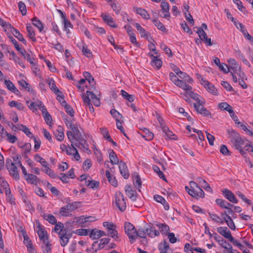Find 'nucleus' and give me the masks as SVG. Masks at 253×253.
Returning a JSON list of instances; mask_svg holds the SVG:
<instances>
[{
	"mask_svg": "<svg viewBox=\"0 0 253 253\" xmlns=\"http://www.w3.org/2000/svg\"><path fill=\"white\" fill-rule=\"evenodd\" d=\"M124 227L125 233L128 236L130 242L131 244L133 243L136 240V229L133 224L128 222H125Z\"/></svg>",
	"mask_w": 253,
	"mask_h": 253,
	"instance_id": "1",
	"label": "nucleus"
},
{
	"mask_svg": "<svg viewBox=\"0 0 253 253\" xmlns=\"http://www.w3.org/2000/svg\"><path fill=\"white\" fill-rule=\"evenodd\" d=\"M115 203L118 209L124 211L126 208L125 197L122 193L119 192L115 194Z\"/></svg>",
	"mask_w": 253,
	"mask_h": 253,
	"instance_id": "2",
	"label": "nucleus"
},
{
	"mask_svg": "<svg viewBox=\"0 0 253 253\" xmlns=\"http://www.w3.org/2000/svg\"><path fill=\"white\" fill-rule=\"evenodd\" d=\"M47 84L50 89L57 95L58 97H61L62 99L64 98V95L62 92L57 88L55 84V82L53 79H49L47 81Z\"/></svg>",
	"mask_w": 253,
	"mask_h": 253,
	"instance_id": "3",
	"label": "nucleus"
},
{
	"mask_svg": "<svg viewBox=\"0 0 253 253\" xmlns=\"http://www.w3.org/2000/svg\"><path fill=\"white\" fill-rule=\"evenodd\" d=\"M8 29L10 30V32L12 33L13 36L19 41L21 42L25 45H26V41L17 29H15L11 25H8Z\"/></svg>",
	"mask_w": 253,
	"mask_h": 253,
	"instance_id": "4",
	"label": "nucleus"
},
{
	"mask_svg": "<svg viewBox=\"0 0 253 253\" xmlns=\"http://www.w3.org/2000/svg\"><path fill=\"white\" fill-rule=\"evenodd\" d=\"M194 107L198 113L200 114L205 117L210 118L211 117V113L204 106L201 107L200 105H197L196 103H194Z\"/></svg>",
	"mask_w": 253,
	"mask_h": 253,
	"instance_id": "5",
	"label": "nucleus"
},
{
	"mask_svg": "<svg viewBox=\"0 0 253 253\" xmlns=\"http://www.w3.org/2000/svg\"><path fill=\"white\" fill-rule=\"evenodd\" d=\"M217 231L228 240L232 237L230 231L227 227H217Z\"/></svg>",
	"mask_w": 253,
	"mask_h": 253,
	"instance_id": "6",
	"label": "nucleus"
},
{
	"mask_svg": "<svg viewBox=\"0 0 253 253\" xmlns=\"http://www.w3.org/2000/svg\"><path fill=\"white\" fill-rule=\"evenodd\" d=\"M119 168L121 175L125 179H127L129 176V173L126 163L121 161Z\"/></svg>",
	"mask_w": 253,
	"mask_h": 253,
	"instance_id": "7",
	"label": "nucleus"
},
{
	"mask_svg": "<svg viewBox=\"0 0 253 253\" xmlns=\"http://www.w3.org/2000/svg\"><path fill=\"white\" fill-rule=\"evenodd\" d=\"M80 204V202H74L72 203L68 204L67 205L62 207L60 210V213L68 212L71 211L78 208V204Z\"/></svg>",
	"mask_w": 253,
	"mask_h": 253,
	"instance_id": "8",
	"label": "nucleus"
},
{
	"mask_svg": "<svg viewBox=\"0 0 253 253\" xmlns=\"http://www.w3.org/2000/svg\"><path fill=\"white\" fill-rule=\"evenodd\" d=\"M223 194L225 198L228 199L230 202L237 204L238 200H237L235 195L230 190L228 189H225L222 191Z\"/></svg>",
	"mask_w": 253,
	"mask_h": 253,
	"instance_id": "9",
	"label": "nucleus"
},
{
	"mask_svg": "<svg viewBox=\"0 0 253 253\" xmlns=\"http://www.w3.org/2000/svg\"><path fill=\"white\" fill-rule=\"evenodd\" d=\"M216 204L221 208L226 209L227 211L229 209H231L234 207V205L227 202L225 200L222 199H217L215 200Z\"/></svg>",
	"mask_w": 253,
	"mask_h": 253,
	"instance_id": "10",
	"label": "nucleus"
},
{
	"mask_svg": "<svg viewBox=\"0 0 253 253\" xmlns=\"http://www.w3.org/2000/svg\"><path fill=\"white\" fill-rule=\"evenodd\" d=\"M135 26L136 29L139 32L141 37L147 39L149 41H150L149 39L150 40L152 39V37L149 36L150 34L148 32H146L145 30L143 28H142L139 23H135Z\"/></svg>",
	"mask_w": 253,
	"mask_h": 253,
	"instance_id": "11",
	"label": "nucleus"
},
{
	"mask_svg": "<svg viewBox=\"0 0 253 253\" xmlns=\"http://www.w3.org/2000/svg\"><path fill=\"white\" fill-rule=\"evenodd\" d=\"M125 192L127 196L133 201L136 200L137 192L135 190H132L131 186L126 185Z\"/></svg>",
	"mask_w": 253,
	"mask_h": 253,
	"instance_id": "12",
	"label": "nucleus"
},
{
	"mask_svg": "<svg viewBox=\"0 0 253 253\" xmlns=\"http://www.w3.org/2000/svg\"><path fill=\"white\" fill-rule=\"evenodd\" d=\"M75 219H77L76 223L78 224H83L88 222H93L95 221V217L91 216L86 217L81 216L79 217H75Z\"/></svg>",
	"mask_w": 253,
	"mask_h": 253,
	"instance_id": "13",
	"label": "nucleus"
},
{
	"mask_svg": "<svg viewBox=\"0 0 253 253\" xmlns=\"http://www.w3.org/2000/svg\"><path fill=\"white\" fill-rule=\"evenodd\" d=\"M101 17L103 18V20L107 23L110 27L116 28L117 26L115 24L113 18L108 14L102 13Z\"/></svg>",
	"mask_w": 253,
	"mask_h": 253,
	"instance_id": "14",
	"label": "nucleus"
},
{
	"mask_svg": "<svg viewBox=\"0 0 253 253\" xmlns=\"http://www.w3.org/2000/svg\"><path fill=\"white\" fill-rule=\"evenodd\" d=\"M188 194L195 198L198 199V198H204L205 197V193L201 188H199V190L196 191L194 189H191L188 191Z\"/></svg>",
	"mask_w": 253,
	"mask_h": 253,
	"instance_id": "15",
	"label": "nucleus"
},
{
	"mask_svg": "<svg viewBox=\"0 0 253 253\" xmlns=\"http://www.w3.org/2000/svg\"><path fill=\"white\" fill-rule=\"evenodd\" d=\"M146 232V234L151 238H154L160 235L159 232L154 227L150 225H147Z\"/></svg>",
	"mask_w": 253,
	"mask_h": 253,
	"instance_id": "16",
	"label": "nucleus"
},
{
	"mask_svg": "<svg viewBox=\"0 0 253 253\" xmlns=\"http://www.w3.org/2000/svg\"><path fill=\"white\" fill-rule=\"evenodd\" d=\"M149 55L153 58L151 64L153 67H156L157 69H159L162 66V61L158 59L157 56H155L151 53H149Z\"/></svg>",
	"mask_w": 253,
	"mask_h": 253,
	"instance_id": "17",
	"label": "nucleus"
},
{
	"mask_svg": "<svg viewBox=\"0 0 253 253\" xmlns=\"http://www.w3.org/2000/svg\"><path fill=\"white\" fill-rule=\"evenodd\" d=\"M22 234L24 238V244L25 245L28 249L34 248L31 240L29 238L25 230H22Z\"/></svg>",
	"mask_w": 253,
	"mask_h": 253,
	"instance_id": "18",
	"label": "nucleus"
},
{
	"mask_svg": "<svg viewBox=\"0 0 253 253\" xmlns=\"http://www.w3.org/2000/svg\"><path fill=\"white\" fill-rule=\"evenodd\" d=\"M133 9L135 10V11L142 16L143 18L145 19H149V14L145 9L136 7H134Z\"/></svg>",
	"mask_w": 253,
	"mask_h": 253,
	"instance_id": "19",
	"label": "nucleus"
},
{
	"mask_svg": "<svg viewBox=\"0 0 253 253\" xmlns=\"http://www.w3.org/2000/svg\"><path fill=\"white\" fill-rule=\"evenodd\" d=\"M83 75L85 77V79L88 81L89 84L92 86V87H95L94 79L91 74L88 72H84L83 73Z\"/></svg>",
	"mask_w": 253,
	"mask_h": 253,
	"instance_id": "20",
	"label": "nucleus"
},
{
	"mask_svg": "<svg viewBox=\"0 0 253 253\" xmlns=\"http://www.w3.org/2000/svg\"><path fill=\"white\" fill-rule=\"evenodd\" d=\"M109 158L112 165H116L119 163V159L116 153L113 150H109Z\"/></svg>",
	"mask_w": 253,
	"mask_h": 253,
	"instance_id": "21",
	"label": "nucleus"
},
{
	"mask_svg": "<svg viewBox=\"0 0 253 253\" xmlns=\"http://www.w3.org/2000/svg\"><path fill=\"white\" fill-rule=\"evenodd\" d=\"M9 172L10 174L12 175L14 178L18 180L20 178V175L17 170V167L15 165L10 167L9 169H7Z\"/></svg>",
	"mask_w": 253,
	"mask_h": 253,
	"instance_id": "22",
	"label": "nucleus"
},
{
	"mask_svg": "<svg viewBox=\"0 0 253 253\" xmlns=\"http://www.w3.org/2000/svg\"><path fill=\"white\" fill-rule=\"evenodd\" d=\"M146 228H147V225H146L144 228L139 227L138 230H136V233H135L136 239L137 237L141 238H146Z\"/></svg>",
	"mask_w": 253,
	"mask_h": 253,
	"instance_id": "23",
	"label": "nucleus"
},
{
	"mask_svg": "<svg viewBox=\"0 0 253 253\" xmlns=\"http://www.w3.org/2000/svg\"><path fill=\"white\" fill-rule=\"evenodd\" d=\"M144 134H143L142 136L145 138L147 140H151L154 137V134L151 132L149 129L146 127H143L141 129Z\"/></svg>",
	"mask_w": 253,
	"mask_h": 253,
	"instance_id": "24",
	"label": "nucleus"
},
{
	"mask_svg": "<svg viewBox=\"0 0 253 253\" xmlns=\"http://www.w3.org/2000/svg\"><path fill=\"white\" fill-rule=\"evenodd\" d=\"M163 131L165 133L167 139L176 140V136L170 130L168 126L164 127Z\"/></svg>",
	"mask_w": 253,
	"mask_h": 253,
	"instance_id": "25",
	"label": "nucleus"
},
{
	"mask_svg": "<svg viewBox=\"0 0 253 253\" xmlns=\"http://www.w3.org/2000/svg\"><path fill=\"white\" fill-rule=\"evenodd\" d=\"M239 26L240 27V30L244 35V36L250 41L253 40V37L249 34L247 30L245 29V26L242 23H239Z\"/></svg>",
	"mask_w": 253,
	"mask_h": 253,
	"instance_id": "26",
	"label": "nucleus"
},
{
	"mask_svg": "<svg viewBox=\"0 0 253 253\" xmlns=\"http://www.w3.org/2000/svg\"><path fill=\"white\" fill-rule=\"evenodd\" d=\"M36 223L37 224V228L38 229V230L37 231L38 236L43 235L45 236V237L48 236L47 231L45 230L43 227L40 224V222L39 221H37Z\"/></svg>",
	"mask_w": 253,
	"mask_h": 253,
	"instance_id": "27",
	"label": "nucleus"
},
{
	"mask_svg": "<svg viewBox=\"0 0 253 253\" xmlns=\"http://www.w3.org/2000/svg\"><path fill=\"white\" fill-rule=\"evenodd\" d=\"M18 83L20 86L26 89L29 92H31L33 94L35 93L34 89L32 88L29 84L27 83L25 80H22L21 81H19Z\"/></svg>",
	"mask_w": 253,
	"mask_h": 253,
	"instance_id": "28",
	"label": "nucleus"
},
{
	"mask_svg": "<svg viewBox=\"0 0 253 253\" xmlns=\"http://www.w3.org/2000/svg\"><path fill=\"white\" fill-rule=\"evenodd\" d=\"M43 219L47 220L51 224L55 225L57 223L55 217L51 214H46L44 213L42 215Z\"/></svg>",
	"mask_w": 253,
	"mask_h": 253,
	"instance_id": "29",
	"label": "nucleus"
},
{
	"mask_svg": "<svg viewBox=\"0 0 253 253\" xmlns=\"http://www.w3.org/2000/svg\"><path fill=\"white\" fill-rule=\"evenodd\" d=\"M132 176L134 179L133 184L134 186L137 189L139 188L141 186L142 182L139 174L137 172H134Z\"/></svg>",
	"mask_w": 253,
	"mask_h": 253,
	"instance_id": "30",
	"label": "nucleus"
},
{
	"mask_svg": "<svg viewBox=\"0 0 253 253\" xmlns=\"http://www.w3.org/2000/svg\"><path fill=\"white\" fill-rule=\"evenodd\" d=\"M27 31L28 32V37L32 40L33 42H36L37 40L35 37V32L34 30L33 27L31 26H27Z\"/></svg>",
	"mask_w": 253,
	"mask_h": 253,
	"instance_id": "31",
	"label": "nucleus"
},
{
	"mask_svg": "<svg viewBox=\"0 0 253 253\" xmlns=\"http://www.w3.org/2000/svg\"><path fill=\"white\" fill-rule=\"evenodd\" d=\"M85 183L86 185L91 189L97 188L100 184L99 181L94 180H86Z\"/></svg>",
	"mask_w": 253,
	"mask_h": 253,
	"instance_id": "32",
	"label": "nucleus"
},
{
	"mask_svg": "<svg viewBox=\"0 0 253 253\" xmlns=\"http://www.w3.org/2000/svg\"><path fill=\"white\" fill-rule=\"evenodd\" d=\"M25 179L28 183L36 185L37 184V177L33 174L30 173L28 176L25 177Z\"/></svg>",
	"mask_w": 253,
	"mask_h": 253,
	"instance_id": "33",
	"label": "nucleus"
},
{
	"mask_svg": "<svg viewBox=\"0 0 253 253\" xmlns=\"http://www.w3.org/2000/svg\"><path fill=\"white\" fill-rule=\"evenodd\" d=\"M197 179H199V182L202 184V186L203 187V188H204L207 191H209L211 193L213 192L212 189L205 180L203 179L202 178L200 177H198Z\"/></svg>",
	"mask_w": 253,
	"mask_h": 253,
	"instance_id": "34",
	"label": "nucleus"
},
{
	"mask_svg": "<svg viewBox=\"0 0 253 253\" xmlns=\"http://www.w3.org/2000/svg\"><path fill=\"white\" fill-rule=\"evenodd\" d=\"M32 21L33 24L39 29L40 32H42L43 30V25L42 22L39 19H38L37 17H34L32 19Z\"/></svg>",
	"mask_w": 253,
	"mask_h": 253,
	"instance_id": "35",
	"label": "nucleus"
},
{
	"mask_svg": "<svg viewBox=\"0 0 253 253\" xmlns=\"http://www.w3.org/2000/svg\"><path fill=\"white\" fill-rule=\"evenodd\" d=\"M72 131L74 134L75 139L77 141H82V140H84V138L78 127H76Z\"/></svg>",
	"mask_w": 253,
	"mask_h": 253,
	"instance_id": "36",
	"label": "nucleus"
},
{
	"mask_svg": "<svg viewBox=\"0 0 253 253\" xmlns=\"http://www.w3.org/2000/svg\"><path fill=\"white\" fill-rule=\"evenodd\" d=\"M194 28L197 29L196 33L198 34V36L201 41H204V40L208 38L207 34L202 29V28L195 27Z\"/></svg>",
	"mask_w": 253,
	"mask_h": 253,
	"instance_id": "37",
	"label": "nucleus"
},
{
	"mask_svg": "<svg viewBox=\"0 0 253 253\" xmlns=\"http://www.w3.org/2000/svg\"><path fill=\"white\" fill-rule=\"evenodd\" d=\"M169 248V245L166 241H164L163 243H161L159 245V250L160 251V253H167V250Z\"/></svg>",
	"mask_w": 253,
	"mask_h": 253,
	"instance_id": "38",
	"label": "nucleus"
},
{
	"mask_svg": "<svg viewBox=\"0 0 253 253\" xmlns=\"http://www.w3.org/2000/svg\"><path fill=\"white\" fill-rule=\"evenodd\" d=\"M228 62L230 65V68L232 69L234 73L237 72V69L239 68L238 64L236 61L233 58H231L228 60Z\"/></svg>",
	"mask_w": 253,
	"mask_h": 253,
	"instance_id": "39",
	"label": "nucleus"
},
{
	"mask_svg": "<svg viewBox=\"0 0 253 253\" xmlns=\"http://www.w3.org/2000/svg\"><path fill=\"white\" fill-rule=\"evenodd\" d=\"M108 235L114 238L116 241L120 240L118 236V232L115 227H113L111 229L108 230Z\"/></svg>",
	"mask_w": 253,
	"mask_h": 253,
	"instance_id": "40",
	"label": "nucleus"
},
{
	"mask_svg": "<svg viewBox=\"0 0 253 253\" xmlns=\"http://www.w3.org/2000/svg\"><path fill=\"white\" fill-rule=\"evenodd\" d=\"M177 86L183 88L185 90H191L192 88V86L190 85L187 84L185 81L183 80H180L178 84H177Z\"/></svg>",
	"mask_w": 253,
	"mask_h": 253,
	"instance_id": "41",
	"label": "nucleus"
},
{
	"mask_svg": "<svg viewBox=\"0 0 253 253\" xmlns=\"http://www.w3.org/2000/svg\"><path fill=\"white\" fill-rule=\"evenodd\" d=\"M214 239L221 246H222L227 243V241L221 238L220 236L218 235L216 233L214 232L212 234Z\"/></svg>",
	"mask_w": 253,
	"mask_h": 253,
	"instance_id": "42",
	"label": "nucleus"
},
{
	"mask_svg": "<svg viewBox=\"0 0 253 253\" xmlns=\"http://www.w3.org/2000/svg\"><path fill=\"white\" fill-rule=\"evenodd\" d=\"M153 170H154L155 172L157 173V174H158L159 176L161 179H162L163 180H164L165 181H167V179H166V178L165 177V174H164V173L162 171L160 170V168L157 166L154 165L153 166Z\"/></svg>",
	"mask_w": 253,
	"mask_h": 253,
	"instance_id": "43",
	"label": "nucleus"
},
{
	"mask_svg": "<svg viewBox=\"0 0 253 253\" xmlns=\"http://www.w3.org/2000/svg\"><path fill=\"white\" fill-rule=\"evenodd\" d=\"M60 11L62 13V16L64 19V28L65 30L66 31L67 33L69 32V30L67 29L68 27L73 28V26L71 24V22L66 18L65 16L64 15L63 13L60 10Z\"/></svg>",
	"mask_w": 253,
	"mask_h": 253,
	"instance_id": "44",
	"label": "nucleus"
},
{
	"mask_svg": "<svg viewBox=\"0 0 253 253\" xmlns=\"http://www.w3.org/2000/svg\"><path fill=\"white\" fill-rule=\"evenodd\" d=\"M153 22L155 25V26L157 27L158 29L164 32H167V30L165 26L159 20L157 19H154L153 20Z\"/></svg>",
	"mask_w": 253,
	"mask_h": 253,
	"instance_id": "45",
	"label": "nucleus"
},
{
	"mask_svg": "<svg viewBox=\"0 0 253 253\" xmlns=\"http://www.w3.org/2000/svg\"><path fill=\"white\" fill-rule=\"evenodd\" d=\"M224 11L226 13L227 18L228 19H230L232 21V22H233L234 23V24L235 26L236 27V28L239 29V28L238 26V25H239V23L238 22V21L236 19H235L232 16V15L230 13V12L229 11L228 9H225Z\"/></svg>",
	"mask_w": 253,
	"mask_h": 253,
	"instance_id": "46",
	"label": "nucleus"
},
{
	"mask_svg": "<svg viewBox=\"0 0 253 253\" xmlns=\"http://www.w3.org/2000/svg\"><path fill=\"white\" fill-rule=\"evenodd\" d=\"M228 134L229 137L232 142L236 139V138H238L240 136L239 134L233 129L231 130H228Z\"/></svg>",
	"mask_w": 253,
	"mask_h": 253,
	"instance_id": "47",
	"label": "nucleus"
},
{
	"mask_svg": "<svg viewBox=\"0 0 253 253\" xmlns=\"http://www.w3.org/2000/svg\"><path fill=\"white\" fill-rule=\"evenodd\" d=\"M89 231L86 229H79L74 231L73 233L80 236H86L88 234Z\"/></svg>",
	"mask_w": 253,
	"mask_h": 253,
	"instance_id": "48",
	"label": "nucleus"
},
{
	"mask_svg": "<svg viewBox=\"0 0 253 253\" xmlns=\"http://www.w3.org/2000/svg\"><path fill=\"white\" fill-rule=\"evenodd\" d=\"M205 87L209 92L213 94V95H217V89L211 83H210L209 84H208L207 85L205 86Z\"/></svg>",
	"mask_w": 253,
	"mask_h": 253,
	"instance_id": "49",
	"label": "nucleus"
},
{
	"mask_svg": "<svg viewBox=\"0 0 253 253\" xmlns=\"http://www.w3.org/2000/svg\"><path fill=\"white\" fill-rule=\"evenodd\" d=\"M233 1L238 6V9L240 11L243 12L244 13L248 12L246 8L243 5L242 2L240 0H233Z\"/></svg>",
	"mask_w": 253,
	"mask_h": 253,
	"instance_id": "50",
	"label": "nucleus"
},
{
	"mask_svg": "<svg viewBox=\"0 0 253 253\" xmlns=\"http://www.w3.org/2000/svg\"><path fill=\"white\" fill-rule=\"evenodd\" d=\"M157 226L161 229V232H163L164 234H167L168 231L169 230V227L167 224L160 223L157 224Z\"/></svg>",
	"mask_w": 253,
	"mask_h": 253,
	"instance_id": "51",
	"label": "nucleus"
},
{
	"mask_svg": "<svg viewBox=\"0 0 253 253\" xmlns=\"http://www.w3.org/2000/svg\"><path fill=\"white\" fill-rule=\"evenodd\" d=\"M96 231H98V229H97L96 228L93 229L90 231L89 234L90 238L94 240L100 238L99 234L97 233Z\"/></svg>",
	"mask_w": 253,
	"mask_h": 253,
	"instance_id": "52",
	"label": "nucleus"
},
{
	"mask_svg": "<svg viewBox=\"0 0 253 253\" xmlns=\"http://www.w3.org/2000/svg\"><path fill=\"white\" fill-rule=\"evenodd\" d=\"M233 142H234V145L237 149H240V147H242V146L244 143V141L242 139L240 136L238 138H236V139Z\"/></svg>",
	"mask_w": 253,
	"mask_h": 253,
	"instance_id": "53",
	"label": "nucleus"
},
{
	"mask_svg": "<svg viewBox=\"0 0 253 253\" xmlns=\"http://www.w3.org/2000/svg\"><path fill=\"white\" fill-rule=\"evenodd\" d=\"M116 126L117 128L120 130L123 135L127 139H128V137L125 131L124 127L122 126V122L120 121L119 119H116Z\"/></svg>",
	"mask_w": 253,
	"mask_h": 253,
	"instance_id": "54",
	"label": "nucleus"
},
{
	"mask_svg": "<svg viewBox=\"0 0 253 253\" xmlns=\"http://www.w3.org/2000/svg\"><path fill=\"white\" fill-rule=\"evenodd\" d=\"M55 135L56 139L58 141H62L64 140V134L62 128L58 129Z\"/></svg>",
	"mask_w": 253,
	"mask_h": 253,
	"instance_id": "55",
	"label": "nucleus"
},
{
	"mask_svg": "<svg viewBox=\"0 0 253 253\" xmlns=\"http://www.w3.org/2000/svg\"><path fill=\"white\" fill-rule=\"evenodd\" d=\"M161 7L162 11L164 12H168L169 11V4L168 2L165 0H163L161 2Z\"/></svg>",
	"mask_w": 253,
	"mask_h": 253,
	"instance_id": "56",
	"label": "nucleus"
},
{
	"mask_svg": "<svg viewBox=\"0 0 253 253\" xmlns=\"http://www.w3.org/2000/svg\"><path fill=\"white\" fill-rule=\"evenodd\" d=\"M18 7L19 11L21 12L23 15H25L27 13L26 6L24 2L20 1L18 3Z\"/></svg>",
	"mask_w": 253,
	"mask_h": 253,
	"instance_id": "57",
	"label": "nucleus"
},
{
	"mask_svg": "<svg viewBox=\"0 0 253 253\" xmlns=\"http://www.w3.org/2000/svg\"><path fill=\"white\" fill-rule=\"evenodd\" d=\"M22 148L25 149L24 151V157L27 158V155L30 152L31 149V144L30 143H27L25 144L22 147Z\"/></svg>",
	"mask_w": 253,
	"mask_h": 253,
	"instance_id": "58",
	"label": "nucleus"
},
{
	"mask_svg": "<svg viewBox=\"0 0 253 253\" xmlns=\"http://www.w3.org/2000/svg\"><path fill=\"white\" fill-rule=\"evenodd\" d=\"M82 52L83 54L87 57H89L92 56V52L87 48V46L85 44L83 46Z\"/></svg>",
	"mask_w": 253,
	"mask_h": 253,
	"instance_id": "59",
	"label": "nucleus"
},
{
	"mask_svg": "<svg viewBox=\"0 0 253 253\" xmlns=\"http://www.w3.org/2000/svg\"><path fill=\"white\" fill-rule=\"evenodd\" d=\"M5 134L7 137L8 141L10 143H14L17 140V138L16 136L13 135H11L10 133H9L7 131H5Z\"/></svg>",
	"mask_w": 253,
	"mask_h": 253,
	"instance_id": "60",
	"label": "nucleus"
},
{
	"mask_svg": "<svg viewBox=\"0 0 253 253\" xmlns=\"http://www.w3.org/2000/svg\"><path fill=\"white\" fill-rule=\"evenodd\" d=\"M55 231L58 233V232L61 233L63 230V229L64 228V224L62 222H59L55 224Z\"/></svg>",
	"mask_w": 253,
	"mask_h": 253,
	"instance_id": "61",
	"label": "nucleus"
},
{
	"mask_svg": "<svg viewBox=\"0 0 253 253\" xmlns=\"http://www.w3.org/2000/svg\"><path fill=\"white\" fill-rule=\"evenodd\" d=\"M220 152L224 155H230L231 153L226 145L222 144L220 146Z\"/></svg>",
	"mask_w": 253,
	"mask_h": 253,
	"instance_id": "62",
	"label": "nucleus"
},
{
	"mask_svg": "<svg viewBox=\"0 0 253 253\" xmlns=\"http://www.w3.org/2000/svg\"><path fill=\"white\" fill-rule=\"evenodd\" d=\"M170 80L177 85L180 80L178 79L177 76L173 73L170 72L169 74Z\"/></svg>",
	"mask_w": 253,
	"mask_h": 253,
	"instance_id": "63",
	"label": "nucleus"
},
{
	"mask_svg": "<svg viewBox=\"0 0 253 253\" xmlns=\"http://www.w3.org/2000/svg\"><path fill=\"white\" fill-rule=\"evenodd\" d=\"M35 160L40 163L42 166H45V165L47 164V162L42 158L39 154H36L35 156Z\"/></svg>",
	"mask_w": 253,
	"mask_h": 253,
	"instance_id": "64",
	"label": "nucleus"
}]
</instances>
